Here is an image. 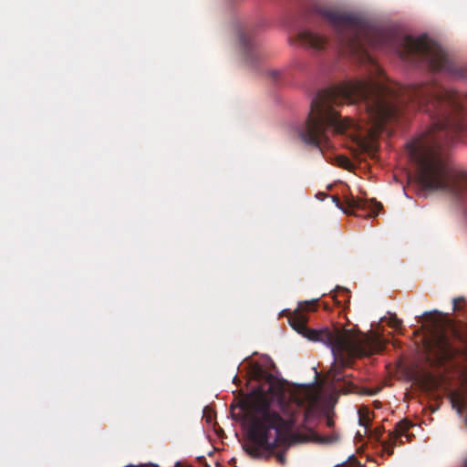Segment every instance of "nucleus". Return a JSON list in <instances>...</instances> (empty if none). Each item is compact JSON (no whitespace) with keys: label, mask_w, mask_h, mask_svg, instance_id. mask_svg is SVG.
<instances>
[{"label":"nucleus","mask_w":467,"mask_h":467,"mask_svg":"<svg viewBox=\"0 0 467 467\" xmlns=\"http://www.w3.org/2000/svg\"><path fill=\"white\" fill-rule=\"evenodd\" d=\"M361 101L376 129L398 121L419 110L429 115L431 127L408 144L416 165L420 185L462 202L467 198V171L453 167L442 154V146L467 132V94L443 88L434 81L408 86L369 80H348L320 90L299 131L302 140L322 150L329 147L327 130L344 133L355 127L352 119L341 116L334 106Z\"/></svg>","instance_id":"1"},{"label":"nucleus","mask_w":467,"mask_h":467,"mask_svg":"<svg viewBox=\"0 0 467 467\" xmlns=\"http://www.w3.org/2000/svg\"><path fill=\"white\" fill-rule=\"evenodd\" d=\"M316 15L332 28L344 52L362 62H371L368 48H389L410 63H423L431 71L454 78H467V65L453 62L444 49L426 36H400L389 30L370 26L360 16L331 5H317Z\"/></svg>","instance_id":"2"},{"label":"nucleus","mask_w":467,"mask_h":467,"mask_svg":"<svg viewBox=\"0 0 467 467\" xmlns=\"http://www.w3.org/2000/svg\"><path fill=\"white\" fill-rule=\"evenodd\" d=\"M317 302V299L300 302L288 317V322L298 334L330 348L334 358L330 373L333 380L340 381L342 368L350 367L355 358L379 353L383 349V342L376 334L355 333L337 327L321 329L307 327V312L315 311Z\"/></svg>","instance_id":"3"},{"label":"nucleus","mask_w":467,"mask_h":467,"mask_svg":"<svg viewBox=\"0 0 467 467\" xmlns=\"http://www.w3.org/2000/svg\"><path fill=\"white\" fill-rule=\"evenodd\" d=\"M254 379L268 383L267 389L258 388L253 390L244 400L249 420L248 441L243 446L251 457L268 459L275 450L285 441V430L287 421L271 408L268 393L274 390L273 376L260 365L254 364L251 371Z\"/></svg>","instance_id":"4"},{"label":"nucleus","mask_w":467,"mask_h":467,"mask_svg":"<svg viewBox=\"0 0 467 467\" xmlns=\"http://www.w3.org/2000/svg\"><path fill=\"white\" fill-rule=\"evenodd\" d=\"M334 202L348 214H354L358 216H372L375 217L382 209V204L375 200H364L356 198L354 196H346L344 199V205L341 203L338 197H333Z\"/></svg>","instance_id":"5"},{"label":"nucleus","mask_w":467,"mask_h":467,"mask_svg":"<svg viewBox=\"0 0 467 467\" xmlns=\"http://www.w3.org/2000/svg\"><path fill=\"white\" fill-rule=\"evenodd\" d=\"M429 348L440 363L451 360L458 354V349L453 347L451 338L443 331L434 334Z\"/></svg>","instance_id":"6"},{"label":"nucleus","mask_w":467,"mask_h":467,"mask_svg":"<svg viewBox=\"0 0 467 467\" xmlns=\"http://www.w3.org/2000/svg\"><path fill=\"white\" fill-rule=\"evenodd\" d=\"M412 426L413 424L409 420L404 419L400 420L396 424L395 430L389 433V440L381 442V451L389 456H391L394 452V447L397 445L398 440L401 437L409 439L410 435L408 431Z\"/></svg>","instance_id":"7"},{"label":"nucleus","mask_w":467,"mask_h":467,"mask_svg":"<svg viewBox=\"0 0 467 467\" xmlns=\"http://www.w3.org/2000/svg\"><path fill=\"white\" fill-rule=\"evenodd\" d=\"M297 38L303 46L312 47L316 50L323 49L327 43V39L325 36L310 30H302L298 33Z\"/></svg>","instance_id":"8"},{"label":"nucleus","mask_w":467,"mask_h":467,"mask_svg":"<svg viewBox=\"0 0 467 467\" xmlns=\"http://www.w3.org/2000/svg\"><path fill=\"white\" fill-rule=\"evenodd\" d=\"M240 45L245 54L246 58L250 62L258 59L259 56L255 51V43L252 34L248 31H242L239 34Z\"/></svg>","instance_id":"9"},{"label":"nucleus","mask_w":467,"mask_h":467,"mask_svg":"<svg viewBox=\"0 0 467 467\" xmlns=\"http://www.w3.org/2000/svg\"><path fill=\"white\" fill-rule=\"evenodd\" d=\"M338 440V435L333 433L331 435L319 436L317 441L323 444H331Z\"/></svg>","instance_id":"10"},{"label":"nucleus","mask_w":467,"mask_h":467,"mask_svg":"<svg viewBox=\"0 0 467 467\" xmlns=\"http://www.w3.org/2000/svg\"><path fill=\"white\" fill-rule=\"evenodd\" d=\"M383 432H384L383 426H379L373 430H369V436L371 439H374L376 441H379L381 443L382 441H380V438H381Z\"/></svg>","instance_id":"11"},{"label":"nucleus","mask_w":467,"mask_h":467,"mask_svg":"<svg viewBox=\"0 0 467 467\" xmlns=\"http://www.w3.org/2000/svg\"><path fill=\"white\" fill-rule=\"evenodd\" d=\"M358 413H359V424L363 425L366 428V431H368V425L370 422L368 411L366 410V413H363L361 411V410H359Z\"/></svg>","instance_id":"12"},{"label":"nucleus","mask_w":467,"mask_h":467,"mask_svg":"<svg viewBox=\"0 0 467 467\" xmlns=\"http://www.w3.org/2000/svg\"><path fill=\"white\" fill-rule=\"evenodd\" d=\"M325 421H326L327 427H328L330 429L334 427L335 421H334L333 415H332L331 412L326 411V413H325Z\"/></svg>","instance_id":"13"},{"label":"nucleus","mask_w":467,"mask_h":467,"mask_svg":"<svg viewBox=\"0 0 467 467\" xmlns=\"http://www.w3.org/2000/svg\"><path fill=\"white\" fill-rule=\"evenodd\" d=\"M402 324V321L400 319H399L396 315H393V317H390V320H389V326L394 327V328H398L401 326Z\"/></svg>","instance_id":"14"},{"label":"nucleus","mask_w":467,"mask_h":467,"mask_svg":"<svg viewBox=\"0 0 467 467\" xmlns=\"http://www.w3.org/2000/svg\"><path fill=\"white\" fill-rule=\"evenodd\" d=\"M338 161L339 165L346 169H348L351 166L350 161L346 157H339Z\"/></svg>","instance_id":"15"},{"label":"nucleus","mask_w":467,"mask_h":467,"mask_svg":"<svg viewBox=\"0 0 467 467\" xmlns=\"http://www.w3.org/2000/svg\"><path fill=\"white\" fill-rule=\"evenodd\" d=\"M465 301L464 297H456L453 299V311H457L460 309L459 303H463Z\"/></svg>","instance_id":"16"},{"label":"nucleus","mask_w":467,"mask_h":467,"mask_svg":"<svg viewBox=\"0 0 467 467\" xmlns=\"http://www.w3.org/2000/svg\"><path fill=\"white\" fill-rule=\"evenodd\" d=\"M276 460L278 462H280L282 465L285 464V452H278L275 454Z\"/></svg>","instance_id":"17"},{"label":"nucleus","mask_w":467,"mask_h":467,"mask_svg":"<svg viewBox=\"0 0 467 467\" xmlns=\"http://www.w3.org/2000/svg\"><path fill=\"white\" fill-rule=\"evenodd\" d=\"M280 75H281V72H280L279 70H271V71L269 72V76H270L273 79H275V80H276V79L279 78V76H280Z\"/></svg>","instance_id":"18"},{"label":"nucleus","mask_w":467,"mask_h":467,"mask_svg":"<svg viewBox=\"0 0 467 467\" xmlns=\"http://www.w3.org/2000/svg\"><path fill=\"white\" fill-rule=\"evenodd\" d=\"M339 293V289H337V291H335L334 295H333V298L335 299L336 303L337 305H340L341 304V301L337 299V295Z\"/></svg>","instance_id":"19"},{"label":"nucleus","mask_w":467,"mask_h":467,"mask_svg":"<svg viewBox=\"0 0 467 467\" xmlns=\"http://www.w3.org/2000/svg\"><path fill=\"white\" fill-rule=\"evenodd\" d=\"M424 316H425L426 317H430V318H431V317H432V313H431V312H425V313H424Z\"/></svg>","instance_id":"20"},{"label":"nucleus","mask_w":467,"mask_h":467,"mask_svg":"<svg viewBox=\"0 0 467 467\" xmlns=\"http://www.w3.org/2000/svg\"><path fill=\"white\" fill-rule=\"evenodd\" d=\"M340 291H341L343 294H346V296H348V289L340 288Z\"/></svg>","instance_id":"21"},{"label":"nucleus","mask_w":467,"mask_h":467,"mask_svg":"<svg viewBox=\"0 0 467 467\" xmlns=\"http://www.w3.org/2000/svg\"><path fill=\"white\" fill-rule=\"evenodd\" d=\"M463 467H467V459L464 462Z\"/></svg>","instance_id":"22"},{"label":"nucleus","mask_w":467,"mask_h":467,"mask_svg":"<svg viewBox=\"0 0 467 467\" xmlns=\"http://www.w3.org/2000/svg\"><path fill=\"white\" fill-rule=\"evenodd\" d=\"M368 394L372 395V394H375V392L370 391V392H368Z\"/></svg>","instance_id":"23"},{"label":"nucleus","mask_w":467,"mask_h":467,"mask_svg":"<svg viewBox=\"0 0 467 467\" xmlns=\"http://www.w3.org/2000/svg\"><path fill=\"white\" fill-rule=\"evenodd\" d=\"M151 466H152V467H158V466H157V465H155V464H151Z\"/></svg>","instance_id":"24"}]
</instances>
